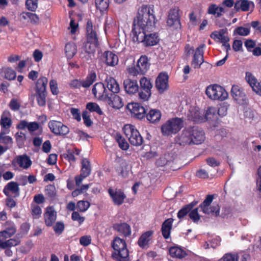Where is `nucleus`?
Here are the masks:
<instances>
[{"mask_svg":"<svg viewBox=\"0 0 261 261\" xmlns=\"http://www.w3.org/2000/svg\"><path fill=\"white\" fill-rule=\"evenodd\" d=\"M1 74L5 79L8 80H13L16 76V72L9 67L3 68Z\"/></svg>","mask_w":261,"mask_h":261,"instance_id":"a18cd8bd","label":"nucleus"},{"mask_svg":"<svg viewBox=\"0 0 261 261\" xmlns=\"http://www.w3.org/2000/svg\"><path fill=\"white\" fill-rule=\"evenodd\" d=\"M106 82L108 88L113 93H117L119 91V86L113 77H107L106 79Z\"/></svg>","mask_w":261,"mask_h":261,"instance_id":"4c0bfd02","label":"nucleus"},{"mask_svg":"<svg viewBox=\"0 0 261 261\" xmlns=\"http://www.w3.org/2000/svg\"><path fill=\"white\" fill-rule=\"evenodd\" d=\"M45 194L49 197H54L56 195V188L53 185H48L45 189Z\"/></svg>","mask_w":261,"mask_h":261,"instance_id":"69168bd1","label":"nucleus"},{"mask_svg":"<svg viewBox=\"0 0 261 261\" xmlns=\"http://www.w3.org/2000/svg\"><path fill=\"white\" fill-rule=\"evenodd\" d=\"M98 44V39L96 32L93 28L92 23L89 20L87 23V41L84 46L90 49L96 48Z\"/></svg>","mask_w":261,"mask_h":261,"instance_id":"1a4fd4ad","label":"nucleus"},{"mask_svg":"<svg viewBox=\"0 0 261 261\" xmlns=\"http://www.w3.org/2000/svg\"><path fill=\"white\" fill-rule=\"evenodd\" d=\"M147 119L151 123H155L160 121L161 113L157 109H151L146 114Z\"/></svg>","mask_w":261,"mask_h":261,"instance_id":"c9c22d12","label":"nucleus"},{"mask_svg":"<svg viewBox=\"0 0 261 261\" xmlns=\"http://www.w3.org/2000/svg\"><path fill=\"white\" fill-rule=\"evenodd\" d=\"M103 101L115 109H120L123 106L122 99L116 93L108 94Z\"/></svg>","mask_w":261,"mask_h":261,"instance_id":"a211bd4d","label":"nucleus"},{"mask_svg":"<svg viewBox=\"0 0 261 261\" xmlns=\"http://www.w3.org/2000/svg\"><path fill=\"white\" fill-rule=\"evenodd\" d=\"M152 31L141 30L133 33V40L134 42L142 43L146 46H153L159 42L156 33H151Z\"/></svg>","mask_w":261,"mask_h":261,"instance_id":"20e7f679","label":"nucleus"},{"mask_svg":"<svg viewBox=\"0 0 261 261\" xmlns=\"http://www.w3.org/2000/svg\"><path fill=\"white\" fill-rule=\"evenodd\" d=\"M116 140L119 144V147L123 150H126L129 147V144L127 141L120 135L116 136Z\"/></svg>","mask_w":261,"mask_h":261,"instance_id":"4d7b16f0","label":"nucleus"},{"mask_svg":"<svg viewBox=\"0 0 261 261\" xmlns=\"http://www.w3.org/2000/svg\"><path fill=\"white\" fill-rule=\"evenodd\" d=\"M43 216L45 225L48 227H50L55 222L57 214L53 206H48L45 209Z\"/></svg>","mask_w":261,"mask_h":261,"instance_id":"f3484780","label":"nucleus"},{"mask_svg":"<svg viewBox=\"0 0 261 261\" xmlns=\"http://www.w3.org/2000/svg\"><path fill=\"white\" fill-rule=\"evenodd\" d=\"M92 91L95 97L101 100H104L108 94L104 85L101 83H96Z\"/></svg>","mask_w":261,"mask_h":261,"instance_id":"412c9836","label":"nucleus"},{"mask_svg":"<svg viewBox=\"0 0 261 261\" xmlns=\"http://www.w3.org/2000/svg\"><path fill=\"white\" fill-rule=\"evenodd\" d=\"M184 126L183 120L181 118H174L164 123L161 126V131L164 136H170L178 133Z\"/></svg>","mask_w":261,"mask_h":261,"instance_id":"39448f33","label":"nucleus"},{"mask_svg":"<svg viewBox=\"0 0 261 261\" xmlns=\"http://www.w3.org/2000/svg\"><path fill=\"white\" fill-rule=\"evenodd\" d=\"M113 228L125 237L129 236L131 233L130 226L125 223L115 224L114 225Z\"/></svg>","mask_w":261,"mask_h":261,"instance_id":"7c9ffc66","label":"nucleus"},{"mask_svg":"<svg viewBox=\"0 0 261 261\" xmlns=\"http://www.w3.org/2000/svg\"><path fill=\"white\" fill-rule=\"evenodd\" d=\"M196 202H191V203L187 205L183 208H182L179 211L177 214V217L178 218L181 219L184 216H185L188 213H189L190 211L193 208V207L195 205Z\"/></svg>","mask_w":261,"mask_h":261,"instance_id":"3c124183","label":"nucleus"},{"mask_svg":"<svg viewBox=\"0 0 261 261\" xmlns=\"http://www.w3.org/2000/svg\"><path fill=\"white\" fill-rule=\"evenodd\" d=\"M238 261V256L236 253H227L219 261Z\"/></svg>","mask_w":261,"mask_h":261,"instance_id":"680f3d73","label":"nucleus"},{"mask_svg":"<svg viewBox=\"0 0 261 261\" xmlns=\"http://www.w3.org/2000/svg\"><path fill=\"white\" fill-rule=\"evenodd\" d=\"M173 219L169 218L165 220L162 226V232L165 239H168L170 236Z\"/></svg>","mask_w":261,"mask_h":261,"instance_id":"473e14b6","label":"nucleus"},{"mask_svg":"<svg viewBox=\"0 0 261 261\" xmlns=\"http://www.w3.org/2000/svg\"><path fill=\"white\" fill-rule=\"evenodd\" d=\"M232 97L239 103H243L246 99L245 92L238 86L234 85L231 90Z\"/></svg>","mask_w":261,"mask_h":261,"instance_id":"5701e85b","label":"nucleus"},{"mask_svg":"<svg viewBox=\"0 0 261 261\" xmlns=\"http://www.w3.org/2000/svg\"><path fill=\"white\" fill-rule=\"evenodd\" d=\"M168 76L166 73H160L156 78L155 87L160 93H163L168 88Z\"/></svg>","mask_w":261,"mask_h":261,"instance_id":"6ab92c4d","label":"nucleus"},{"mask_svg":"<svg viewBox=\"0 0 261 261\" xmlns=\"http://www.w3.org/2000/svg\"><path fill=\"white\" fill-rule=\"evenodd\" d=\"M207 13L220 17L225 13V9L222 6H219L216 4H211L208 7Z\"/></svg>","mask_w":261,"mask_h":261,"instance_id":"2f4dec72","label":"nucleus"},{"mask_svg":"<svg viewBox=\"0 0 261 261\" xmlns=\"http://www.w3.org/2000/svg\"><path fill=\"white\" fill-rule=\"evenodd\" d=\"M178 12L179 10L178 8H174L170 10L167 20V23L169 27H173L175 29L180 28V24Z\"/></svg>","mask_w":261,"mask_h":261,"instance_id":"2eb2a0df","label":"nucleus"},{"mask_svg":"<svg viewBox=\"0 0 261 261\" xmlns=\"http://www.w3.org/2000/svg\"><path fill=\"white\" fill-rule=\"evenodd\" d=\"M31 211L32 215L35 219L39 218L42 213L41 207L36 204H31Z\"/></svg>","mask_w":261,"mask_h":261,"instance_id":"13d9d810","label":"nucleus"},{"mask_svg":"<svg viewBox=\"0 0 261 261\" xmlns=\"http://www.w3.org/2000/svg\"><path fill=\"white\" fill-rule=\"evenodd\" d=\"M25 6L29 11L35 12L38 8V0H26Z\"/></svg>","mask_w":261,"mask_h":261,"instance_id":"6e6d98bb","label":"nucleus"},{"mask_svg":"<svg viewBox=\"0 0 261 261\" xmlns=\"http://www.w3.org/2000/svg\"><path fill=\"white\" fill-rule=\"evenodd\" d=\"M137 66L142 74H145L149 67L147 58L145 56H142L137 62Z\"/></svg>","mask_w":261,"mask_h":261,"instance_id":"e433bc0d","label":"nucleus"},{"mask_svg":"<svg viewBox=\"0 0 261 261\" xmlns=\"http://www.w3.org/2000/svg\"><path fill=\"white\" fill-rule=\"evenodd\" d=\"M76 46L74 43H68L65 47V52L68 59L72 58L76 53Z\"/></svg>","mask_w":261,"mask_h":261,"instance_id":"49530a36","label":"nucleus"},{"mask_svg":"<svg viewBox=\"0 0 261 261\" xmlns=\"http://www.w3.org/2000/svg\"><path fill=\"white\" fill-rule=\"evenodd\" d=\"M108 193L115 205H121L126 196L121 189L109 188Z\"/></svg>","mask_w":261,"mask_h":261,"instance_id":"ddd939ff","label":"nucleus"},{"mask_svg":"<svg viewBox=\"0 0 261 261\" xmlns=\"http://www.w3.org/2000/svg\"><path fill=\"white\" fill-rule=\"evenodd\" d=\"M127 109L129 111L133 117L141 119L145 116L146 111L145 108L138 103H130L127 106Z\"/></svg>","mask_w":261,"mask_h":261,"instance_id":"f8f14e48","label":"nucleus"},{"mask_svg":"<svg viewBox=\"0 0 261 261\" xmlns=\"http://www.w3.org/2000/svg\"><path fill=\"white\" fill-rule=\"evenodd\" d=\"M139 98L143 101H147L151 96V91L144 90L139 93Z\"/></svg>","mask_w":261,"mask_h":261,"instance_id":"774afa93","label":"nucleus"},{"mask_svg":"<svg viewBox=\"0 0 261 261\" xmlns=\"http://www.w3.org/2000/svg\"><path fill=\"white\" fill-rule=\"evenodd\" d=\"M128 165L127 161L122 159H118L116 161V170L117 173L122 177L128 175Z\"/></svg>","mask_w":261,"mask_h":261,"instance_id":"4be33fe9","label":"nucleus"},{"mask_svg":"<svg viewBox=\"0 0 261 261\" xmlns=\"http://www.w3.org/2000/svg\"><path fill=\"white\" fill-rule=\"evenodd\" d=\"M13 142V139L11 137L6 136L3 132H1L0 143L3 144V146L6 147L8 150L12 147Z\"/></svg>","mask_w":261,"mask_h":261,"instance_id":"37998d69","label":"nucleus"},{"mask_svg":"<svg viewBox=\"0 0 261 261\" xmlns=\"http://www.w3.org/2000/svg\"><path fill=\"white\" fill-rule=\"evenodd\" d=\"M82 167L81 169V173L83 176L87 177L91 173V167L90 162L87 159H84L82 161Z\"/></svg>","mask_w":261,"mask_h":261,"instance_id":"de8ad7c7","label":"nucleus"},{"mask_svg":"<svg viewBox=\"0 0 261 261\" xmlns=\"http://www.w3.org/2000/svg\"><path fill=\"white\" fill-rule=\"evenodd\" d=\"M112 246L114 250L112 257L116 261H130L129 252L125 241L119 237L113 241Z\"/></svg>","mask_w":261,"mask_h":261,"instance_id":"7ed1b4c3","label":"nucleus"},{"mask_svg":"<svg viewBox=\"0 0 261 261\" xmlns=\"http://www.w3.org/2000/svg\"><path fill=\"white\" fill-rule=\"evenodd\" d=\"M140 84L142 90L151 91L152 85L150 80L145 77H143L140 80Z\"/></svg>","mask_w":261,"mask_h":261,"instance_id":"8fccbe9b","label":"nucleus"},{"mask_svg":"<svg viewBox=\"0 0 261 261\" xmlns=\"http://www.w3.org/2000/svg\"><path fill=\"white\" fill-rule=\"evenodd\" d=\"M205 133L197 126L188 127L183 129L176 138V142L180 145L200 144L205 140Z\"/></svg>","mask_w":261,"mask_h":261,"instance_id":"f03ea898","label":"nucleus"},{"mask_svg":"<svg viewBox=\"0 0 261 261\" xmlns=\"http://www.w3.org/2000/svg\"><path fill=\"white\" fill-rule=\"evenodd\" d=\"M245 79L252 90L257 94L261 95V82H259L250 72L246 73Z\"/></svg>","mask_w":261,"mask_h":261,"instance_id":"aec40b11","label":"nucleus"},{"mask_svg":"<svg viewBox=\"0 0 261 261\" xmlns=\"http://www.w3.org/2000/svg\"><path fill=\"white\" fill-rule=\"evenodd\" d=\"M123 130L132 145L138 146L142 144L143 138L134 125L126 124L124 126Z\"/></svg>","mask_w":261,"mask_h":261,"instance_id":"0eeeda50","label":"nucleus"},{"mask_svg":"<svg viewBox=\"0 0 261 261\" xmlns=\"http://www.w3.org/2000/svg\"><path fill=\"white\" fill-rule=\"evenodd\" d=\"M16 162L20 167L23 169H28L32 165V161L27 155H22L17 156Z\"/></svg>","mask_w":261,"mask_h":261,"instance_id":"f704fd0d","label":"nucleus"},{"mask_svg":"<svg viewBox=\"0 0 261 261\" xmlns=\"http://www.w3.org/2000/svg\"><path fill=\"white\" fill-rule=\"evenodd\" d=\"M48 126L50 131L57 136H65L69 132V128L61 121L51 120Z\"/></svg>","mask_w":261,"mask_h":261,"instance_id":"9d476101","label":"nucleus"},{"mask_svg":"<svg viewBox=\"0 0 261 261\" xmlns=\"http://www.w3.org/2000/svg\"><path fill=\"white\" fill-rule=\"evenodd\" d=\"M19 188L18 184L15 181H11L7 184L3 190L4 193L8 197L10 196V193L19 195Z\"/></svg>","mask_w":261,"mask_h":261,"instance_id":"cd10ccee","label":"nucleus"},{"mask_svg":"<svg viewBox=\"0 0 261 261\" xmlns=\"http://www.w3.org/2000/svg\"><path fill=\"white\" fill-rule=\"evenodd\" d=\"M86 108L91 112H96L99 115H102L103 112L99 106L95 102H88L87 104Z\"/></svg>","mask_w":261,"mask_h":261,"instance_id":"603ef678","label":"nucleus"},{"mask_svg":"<svg viewBox=\"0 0 261 261\" xmlns=\"http://www.w3.org/2000/svg\"><path fill=\"white\" fill-rule=\"evenodd\" d=\"M6 225L9 227H7L6 230L0 232V240L3 241L10 238L16 232V228L14 224L7 222Z\"/></svg>","mask_w":261,"mask_h":261,"instance_id":"72a5a7b5","label":"nucleus"},{"mask_svg":"<svg viewBox=\"0 0 261 261\" xmlns=\"http://www.w3.org/2000/svg\"><path fill=\"white\" fill-rule=\"evenodd\" d=\"M224 108H220L218 110L214 107H210L204 112V121H214L218 119V115H220L221 111H223Z\"/></svg>","mask_w":261,"mask_h":261,"instance_id":"b1692460","label":"nucleus"},{"mask_svg":"<svg viewBox=\"0 0 261 261\" xmlns=\"http://www.w3.org/2000/svg\"><path fill=\"white\" fill-rule=\"evenodd\" d=\"M96 8L101 12L106 10L109 7V0H95Z\"/></svg>","mask_w":261,"mask_h":261,"instance_id":"5fc2aeb1","label":"nucleus"},{"mask_svg":"<svg viewBox=\"0 0 261 261\" xmlns=\"http://www.w3.org/2000/svg\"><path fill=\"white\" fill-rule=\"evenodd\" d=\"M21 16L24 20H29L33 24H37L39 21V18L35 13L23 12L21 14Z\"/></svg>","mask_w":261,"mask_h":261,"instance_id":"c03bdc74","label":"nucleus"},{"mask_svg":"<svg viewBox=\"0 0 261 261\" xmlns=\"http://www.w3.org/2000/svg\"><path fill=\"white\" fill-rule=\"evenodd\" d=\"M205 44H201L198 47L194 54L193 59L191 62L192 66L194 68H199L201 65L204 62L203 59V48Z\"/></svg>","mask_w":261,"mask_h":261,"instance_id":"4468645a","label":"nucleus"},{"mask_svg":"<svg viewBox=\"0 0 261 261\" xmlns=\"http://www.w3.org/2000/svg\"><path fill=\"white\" fill-rule=\"evenodd\" d=\"M49 87L53 95H57L59 93L58 84L56 81L51 80L49 82Z\"/></svg>","mask_w":261,"mask_h":261,"instance_id":"0e129e2a","label":"nucleus"},{"mask_svg":"<svg viewBox=\"0 0 261 261\" xmlns=\"http://www.w3.org/2000/svg\"><path fill=\"white\" fill-rule=\"evenodd\" d=\"M46 92H36L38 104L40 106H43L46 103Z\"/></svg>","mask_w":261,"mask_h":261,"instance_id":"bf43d9fd","label":"nucleus"},{"mask_svg":"<svg viewBox=\"0 0 261 261\" xmlns=\"http://www.w3.org/2000/svg\"><path fill=\"white\" fill-rule=\"evenodd\" d=\"M39 124L36 122H32L28 123L25 120L21 121L17 125V128L20 129H24L27 128L28 130L32 132L37 130L39 129Z\"/></svg>","mask_w":261,"mask_h":261,"instance_id":"c756f323","label":"nucleus"},{"mask_svg":"<svg viewBox=\"0 0 261 261\" xmlns=\"http://www.w3.org/2000/svg\"><path fill=\"white\" fill-rule=\"evenodd\" d=\"M235 33L241 36H247L250 33V29L247 28L242 27H238L234 31Z\"/></svg>","mask_w":261,"mask_h":261,"instance_id":"338daca9","label":"nucleus"},{"mask_svg":"<svg viewBox=\"0 0 261 261\" xmlns=\"http://www.w3.org/2000/svg\"><path fill=\"white\" fill-rule=\"evenodd\" d=\"M102 60L107 65L112 67L116 66L118 63L117 56L110 51H107L103 53Z\"/></svg>","mask_w":261,"mask_h":261,"instance_id":"a878e982","label":"nucleus"},{"mask_svg":"<svg viewBox=\"0 0 261 261\" xmlns=\"http://www.w3.org/2000/svg\"><path fill=\"white\" fill-rule=\"evenodd\" d=\"M153 233V231L152 230L143 233L140 236L138 242L139 246L142 248H147L151 242Z\"/></svg>","mask_w":261,"mask_h":261,"instance_id":"393cba45","label":"nucleus"},{"mask_svg":"<svg viewBox=\"0 0 261 261\" xmlns=\"http://www.w3.org/2000/svg\"><path fill=\"white\" fill-rule=\"evenodd\" d=\"M95 49H92L88 47L83 46L80 55L81 58L87 62L91 61L94 56Z\"/></svg>","mask_w":261,"mask_h":261,"instance_id":"ea45409f","label":"nucleus"},{"mask_svg":"<svg viewBox=\"0 0 261 261\" xmlns=\"http://www.w3.org/2000/svg\"><path fill=\"white\" fill-rule=\"evenodd\" d=\"M96 78V73L95 72H91L85 80L81 81L82 86L84 88L89 87L94 82Z\"/></svg>","mask_w":261,"mask_h":261,"instance_id":"09e8293b","label":"nucleus"},{"mask_svg":"<svg viewBox=\"0 0 261 261\" xmlns=\"http://www.w3.org/2000/svg\"><path fill=\"white\" fill-rule=\"evenodd\" d=\"M205 93L209 98L213 100L223 101L226 99L228 96L226 91L222 87L217 84L207 86Z\"/></svg>","mask_w":261,"mask_h":261,"instance_id":"423d86ee","label":"nucleus"},{"mask_svg":"<svg viewBox=\"0 0 261 261\" xmlns=\"http://www.w3.org/2000/svg\"><path fill=\"white\" fill-rule=\"evenodd\" d=\"M189 216L190 219L195 223L198 222L200 218V216L198 213V208L191 209L189 213Z\"/></svg>","mask_w":261,"mask_h":261,"instance_id":"052dcab7","label":"nucleus"},{"mask_svg":"<svg viewBox=\"0 0 261 261\" xmlns=\"http://www.w3.org/2000/svg\"><path fill=\"white\" fill-rule=\"evenodd\" d=\"M204 111L196 106H191L187 113V117L190 120L196 123L204 122Z\"/></svg>","mask_w":261,"mask_h":261,"instance_id":"9b49d317","label":"nucleus"},{"mask_svg":"<svg viewBox=\"0 0 261 261\" xmlns=\"http://www.w3.org/2000/svg\"><path fill=\"white\" fill-rule=\"evenodd\" d=\"M18 244V241L17 240L9 239L6 241L0 240V248H2L15 246Z\"/></svg>","mask_w":261,"mask_h":261,"instance_id":"864d4df0","label":"nucleus"},{"mask_svg":"<svg viewBox=\"0 0 261 261\" xmlns=\"http://www.w3.org/2000/svg\"><path fill=\"white\" fill-rule=\"evenodd\" d=\"M0 124L2 127L7 129L11 127L12 121L10 114L8 111H4L2 115Z\"/></svg>","mask_w":261,"mask_h":261,"instance_id":"a19ab883","label":"nucleus"},{"mask_svg":"<svg viewBox=\"0 0 261 261\" xmlns=\"http://www.w3.org/2000/svg\"><path fill=\"white\" fill-rule=\"evenodd\" d=\"M124 86L126 92L129 94H134L139 89L137 81L126 79L124 81Z\"/></svg>","mask_w":261,"mask_h":261,"instance_id":"c85d7f7f","label":"nucleus"},{"mask_svg":"<svg viewBox=\"0 0 261 261\" xmlns=\"http://www.w3.org/2000/svg\"><path fill=\"white\" fill-rule=\"evenodd\" d=\"M213 200V195H207L205 199L200 205V207L203 213L207 215L218 216L219 214L220 208L216 203L212 204Z\"/></svg>","mask_w":261,"mask_h":261,"instance_id":"6e6552de","label":"nucleus"},{"mask_svg":"<svg viewBox=\"0 0 261 261\" xmlns=\"http://www.w3.org/2000/svg\"><path fill=\"white\" fill-rule=\"evenodd\" d=\"M47 83L48 80L46 77L44 76L40 77L36 84V92H46Z\"/></svg>","mask_w":261,"mask_h":261,"instance_id":"79ce46f5","label":"nucleus"},{"mask_svg":"<svg viewBox=\"0 0 261 261\" xmlns=\"http://www.w3.org/2000/svg\"><path fill=\"white\" fill-rule=\"evenodd\" d=\"M170 255L172 257L177 258H182L184 257L186 253L181 247L178 246L171 247L169 250Z\"/></svg>","mask_w":261,"mask_h":261,"instance_id":"58836bf2","label":"nucleus"},{"mask_svg":"<svg viewBox=\"0 0 261 261\" xmlns=\"http://www.w3.org/2000/svg\"><path fill=\"white\" fill-rule=\"evenodd\" d=\"M156 19L153 6L143 5L138 10L137 18L134 20L132 33L141 30L153 31L155 28Z\"/></svg>","mask_w":261,"mask_h":261,"instance_id":"f257e3e1","label":"nucleus"},{"mask_svg":"<svg viewBox=\"0 0 261 261\" xmlns=\"http://www.w3.org/2000/svg\"><path fill=\"white\" fill-rule=\"evenodd\" d=\"M226 29H221L219 31H214L211 34V37L220 43L229 42V38L227 34Z\"/></svg>","mask_w":261,"mask_h":261,"instance_id":"bb28decb","label":"nucleus"},{"mask_svg":"<svg viewBox=\"0 0 261 261\" xmlns=\"http://www.w3.org/2000/svg\"><path fill=\"white\" fill-rule=\"evenodd\" d=\"M90 203L87 201H79L77 203V206L80 212L86 211L90 206Z\"/></svg>","mask_w":261,"mask_h":261,"instance_id":"e2e57ef3","label":"nucleus"},{"mask_svg":"<svg viewBox=\"0 0 261 261\" xmlns=\"http://www.w3.org/2000/svg\"><path fill=\"white\" fill-rule=\"evenodd\" d=\"M254 8V4L249 0H236L234 7L236 12L252 11Z\"/></svg>","mask_w":261,"mask_h":261,"instance_id":"dca6fc26","label":"nucleus"}]
</instances>
